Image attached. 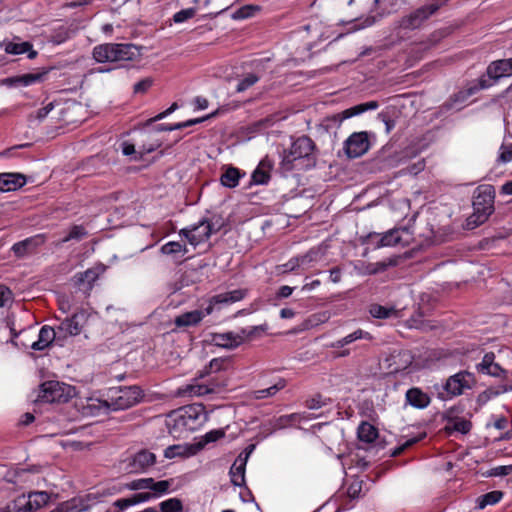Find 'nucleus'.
Here are the masks:
<instances>
[{
    "label": "nucleus",
    "instance_id": "obj_1",
    "mask_svg": "<svg viewBox=\"0 0 512 512\" xmlns=\"http://www.w3.org/2000/svg\"><path fill=\"white\" fill-rule=\"evenodd\" d=\"M205 419L201 405H188L172 411L167 417L169 433L180 437L183 433L197 430Z\"/></svg>",
    "mask_w": 512,
    "mask_h": 512
},
{
    "label": "nucleus",
    "instance_id": "obj_2",
    "mask_svg": "<svg viewBox=\"0 0 512 512\" xmlns=\"http://www.w3.org/2000/svg\"><path fill=\"white\" fill-rule=\"evenodd\" d=\"M246 294V289H236L233 291L217 294L210 299L209 305L205 308V310H193L183 313L175 318L174 323L177 327H189L197 325L205 316L210 315L213 312L215 305L232 304L238 302L244 299Z\"/></svg>",
    "mask_w": 512,
    "mask_h": 512
},
{
    "label": "nucleus",
    "instance_id": "obj_3",
    "mask_svg": "<svg viewBox=\"0 0 512 512\" xmlns=\"http://www.w3.org/2000/svg\"><path fill=\"white\" fill-rule=\"evenodd\" d=\"M315 144L308 136H301L294 140L288 150H284L281 161V168L284 171L294 169V163L299 160H306V167H313L316 163L314 156Z\"/></svg>",
    "mask_w": 512,
    "mask_h": 512
},
{
    "label": "nucleus",
    "instance_id": "obj_4",
    "mask_svg": "<svg viewBox=\"0 0 512 512\" xmlns=\"http://www.w3.org/2000/svg\"><path fill=\"white\" fill-rule=\"evenodd\" d=\"M512 76V58L493 61L486 71V75L479 78L476 84L471 85L464 93L471 96L482 89H487L505 77Z\"/></svg>",
    "mask_w": 512,
    "mask_h": 512
},
{
    "label": "nucleus",
    "instance_id": "obj_5",
    "mask_svg": "<svg viewBox=\"0 0 512 512\" xmlns=\"http://www.w3.org/2000/svg\"><path fill=\"white\" fill-rule=\"evenodd\" d=\"M494 192L491 186L478 188L473 201V214L468 218L467 225L471 228L483 224L493 212Z\"/></svg>",
    "mask_w": 512,
    "mask_h": 512
},
{
    "label": "nucleus",
    "instance_id": "obj_6",
    "mask_svg": "<svg viewBox=\"0 0 512 512\" xmlns=\"http://www.w3.org/2000/svg\"><path fill=\"white\" fill-rule=\"evenodd\" d=\"M142 397V390L138 386H125L111 389L108 400L110 411L128 409L139 403Z\"/></svg>",
    "mask_w": 512,
    "mask_h": 512
},
{
    "label": "nucleus",
    "instance_id": "obj_7",
    "mask_svg": "<svg viewBox=\"0 0 512 512\" xmlns=\"http://www.w3.org/2000/svg\"><path fill=\"white\" fill-rule=\"evenodd\" d=\"M49 499L50 496L47 492H30L28 495L18 496L5 508H1L0 512H32L46 505Z\"/></svg>",
    "mask_w": 512,
    "mask_h": 512
},
{
    "label": "nucleus",
    "instance_id": "obj_8",
    "mask_svg": "<svg viewBox=\"0 0 512 512\" xmlns=\"http://www.w3.org/2000/svg\"><path fill=\"white\" fill-rule=\"evenodd\" d=\"M412 241V233L407 228H394L381 235L370 233L367 235L366 243L374 245L375 248L402 245L406 246Z\"/></svg>",
    "mask_w": 512,
    "mask_h": 512
},
{
    "label": "nucleus",
    "instance_id": "obj_9",
    "mask_svg": "<svg viewBox=\"0 0 512 512\" xmlns=\"http://www.w3.org/2000/svg\"><path fill=\"white\" fill-rule=\"evenodd\" d=\"M156 463V455L147 449L139 450L120 462V469L128 474H141Z\"/></svg>",
    "mask_w": 512,
    "mask_h": 512
},
{
    "label": "nucleus",
    "instance_id": "obj_10",
    "mask_svg": "<svg viewBox=\"0 0 512 512\" xmlns=\"http://www.w3.org/2000/svg\"><path fill=\"white\" fill-rule=\"evenodd\" d=\"M74 394V388L58 381H47L41 385L38 400L45 403L66 402Z\"/></svg>",
    "mask_w": 512,
    "mask_h": 512
},
{
    "label": "nucleus",
    "instance_id": "obj_11",
    "mask_svg": "<svg viewBox=\"0 0 512 512\" xmlns=\"http://www.w3.org/2000/svg\"><path fill=\"white\" fill-rule=\"evenodd\" d=\"M439 6L434 3L426 4L410 14L402 17L398 21L397 28L399 30H414L419 28L425 20H427L431 15H433Z\"/></svg>",
    "mask_w": 512,
    "mask_h": 512
},
{
    "label": "nucleus",
    "instance_id": "obj_12",
    "mask_svg": "<svg viewBox=\"0 0 512 512\" xmlns=\"http://www.w3.org/2000/svg\"><path fill=\"white\" fill-rule=\"evenodd\" d=\"M214 231V225L209 220L202 219L197 224L181 229L179 235L186 238L191 245L197 246L208 240Z\"/></svg>",
    "mask_w": 512,
    "mask_h": 512
},
{
    "label": "nucleus",
    "instance_id": "obj_13",
    "mask_svg": "<svg viewBox=\"0 0 512 512\" xmlns=\"http://www.w3.org/2000/svg\"><path fill=\"white\" fill-rule=\"evenodd\" d=\"M475 382L476 380L472 373L461 371L447 379L444 389L451 396H459L463 394L465 390L472 389Z\"/></svg>",
    "mask_w": 512,
    "mask_h": 512
},
{
    "label": "nucleus",
    "instance_id": "obj_14",
    "mask_svg": "<svg viewBox=\"0 0 512 512\" xmlns=\"http://www.w3.org/2000/svg\"><path fill=\"white\" fill-rule=\"evenodd\" d=\"M268 63V58L253 60L251 62L252 71L242 76L236 86V92H244L255 85L264 76Z\"/></svg>",
    "mask_w": 512,
    "mask_h": 512
},
{
    "label": "nucleus",
    "instance_id": "obj_15",
    "mask_svg": "<svg viewBox=\"0 0 512 512\" xmlns=\"http://www.w3.org/2000/svg\"><path fill=\"white\" fill-rule=\"evenodd\" d=\"M370 147L368 133L365 131L352 133L344 142V151L349 158L364 155Z\"/></svg>",
    "mask_w": 512,
    "mask_h": 512
},
{
    "label": "nucleus",
    "instance_id": "obj_16",
    "mask_svg": "<svg viewBox=\"0 0 512 512\" xmlns=\"http://www.w3.org/2000/svg\"><path fill=\"white\" fill-rule=\"evenodd\" d=\"M76 407L85 417L99 416L110 412L108 400H102L96 397H88L79 399L76 402Z\"/></svg>",
    "mask_w": 512,
    "mask_h": 512
},
{
    "label": "nucleus",
    "instance_id": "obj_17",
    "mask_svg": "<svg viewBox=\"0 0 512 512\" xmlns=\"http://www.w3.org/2000/svg\"><path fill=\"white\" fill-rule=\"evenodd\" d=\"M86 318V311L81 310L74 313L70 318L63 320L59 326H57L59 337L76 336L80 334Z\"/></svg>",
    "mask_w": 512,
    "mask_h": 512
},
{
    "label": "nucleus",
    "instance_id": "obj_18",
    "mask_svg": "<svg viewBox=\"0 0 512 512\" xmlns=\"http://www.w3.org/2000/svg\"><path fill=\"white\" fill-rule=\"evenodd\" d=\"M476 369L479 373L489 375L499 379L507 378V371L495 362L494 353H486L481 362L477 364Z\"/></svg>",
    "mask_w": 512,
    "mask_h": 512
},
{
    "label": "nucleus",
    "instance_id": "obj_19",
    "mask_svg": "<svg viewBox=\"0 0 512 512\" xmlns=\"http://www.w3.org/2000/svg\"><path fill=\"white\" fill-rule=\"evenodd\" d=\"M396 264L397 261L395 259H389L387 261H380L376 263H367L359 260L354 263L353 268L357 275L367 276L384 272L388 267L395 266Z\"/></svg>",
    "mask_w": 512,
    "mask_h": 512
},
{
    "label": "nucleus",
    "instance_id": "obj_20",
    "mask_svg": "<svg viewBox=\"0 0 512 512\" xmlns=\"http://www.w3.org/2000/svg\"><path fill=\"white\" fill-rule=\"evenodd\" d=\"M243 337L240 332L233 331L213 333L211 335V342L215 346L231 350L243 344Z\"/></svg>",
    "mask_w": 512,
    "mask_h": 512
},
{
    "label": "nucleus",
    "instance_id": "obj_21",
    "mask_svg": "<svg viewBox=\"0 0 512 512\" xmlns=\"http://www.w3.org/2000/svg\"><path fill=\"white\" fill-rule=\"evenodd\" d=\"M214 392V388L207 384L199 383L197 379L189 384H185L177 389L176 395L179 397H199Z\"/></svg>",
    "mask_w": 512,
    "mask_h": 512
},
{
    "label": "nucleus",
    "instance_id": "obj_22",
    "mask_svg": "<svg viewBox=\"0 0 512 512\" xmlns=\"http://www.w3.org/2000/svg\"><path fill=\"white\" fill-rule=\"evenodd\" d=\"M115 62L132 61L140 57V48L131 43H114Z\"/></svg>",
    "mask_w": 512,
    "mask_h": 512
},
{
    "label": "nucleus",
    "instance_id": "obj_23",
    "mask_svg": "<svg viewBox=\"0 0 512 512\" xmlns=\"http://www.w3.org/2000/svg\"><path fill=\"white\" fill-rule=\"evenodd\" d=\"M0 48H2L7 54L11 55L28 53L29 59H34L37 56V52L33 50L30 42L3 41L0 43Z\"/></svg>",
    "mask_w": 512,
    "mask_h": 512
},
{
    "label": "nucleus",
    "instance_id": "obj_24",
    "mask_svg": "<svg viewBox=\"0 0 512 512\" xmlns=\"http://www.w3.org/2000/svg\"><path fill=\"white\" fill-rule=\"evenodd\" d=\"M59 337L57 329H53L50 326H43L38 334V340L33 342L31 348L33 350L42 351L47 348L56 337Z\"/></svg>",
    "mask_w": 512,
    "mask_h": 512
},
{
    "label": "nucleus",
    "instance_id": "obj_25",
    "mask_svg": "<svg viewBox=\"0 0 512 512\" xmlns=\"http://www.w3.org/2000/svg\"><path fill=\"white\" fill-rule=\"evenodd\" d=\"M406 402L414 408L424 409L430 404V397L420 388H410L405 395Z\"/></svg>",
    "mask_w": 512,
    "mask_h": 512
},
{
    "label": "nucleus",
    "instance_id": "obj_26",
    "mask_svg": "<svg viewBox=\"0 0 512 512\" xmlns=\"http://www.w3.org/2000/svg\"><path fill=\"white\" fill-rule=\"evenodd\" d=\"M114 43L96 45L92 50V57L97 63L115 62Z\"/></svg>",
    "mask_w": 512,
    "mask_h": 512
},
{
    "label": "nucleus",
    "instance_id": "obj_27",
    "mask_svg": "<svg viewBox=\"0 0 512 512\" xmlns=\"http://www.w3.org/2000/svg\"><path fill=\"white\" fill-rule=\"evenodd\" d=\"M25 184V178L21 174L2 173L0 174V191L8 192L16 190Z\"/></svg>",
    "mask_w": 512,
    "mask_h": 512
},
{
    "label": "nucleus",
    "instance_id": "obj_28",
    "mask_svg": "<svg viewBox=\"0 0 512 512\" xmlns=\"http://www.w3.org/2000/svg\"><path fill=\"white\" fill-rule=\"evenodd\" d=\"M245 469H246V458H242L240 455L233 463L230 468L231 482L235 486L242 487L245 485Z\"/></svg>",
    "mask_w": 512,
    "mask_h": 512
},
{
    "label": "nucleus",
    "instance_id": "obj_29",
    "mask_svg": "<svg viewBox=\"0 0 512 512\" xmlns=\"http://www.w3.org/2000/svg\"><path fill=\"white\" fill-rule=\"evenodd\" d=\"M43 243V238L41 235H37L35 237L27 238L23 241L17 242L12 246V251L18 257H23L28 252L35 249L38 245Z\"/></svg>",
    "mask_w": 512,
    "mask_h": 512
},
{
    "label": "nucleus",
    "instance_id": "obj_30",
    "mask_svg": "<svg viewBox=\"0 0 512 512\" xmlns=\"http://www.w3.org/2000/svg\"><path fill=\"white\" fill-rule=\"evenodd\" d=\"M245 176V172L234 166L225 167L224 172L221 175V184L227 188H235L238 186L239 181Z\"/></svg>",
    "mask_w": 512,
    "mask_h": 512
},
{
    "label": "nucleus",
    "instance_id": "obj_31",
    "mask_svg": "<svg viewBox=\"0 0 512 512\" xmlns=\"http://www.w3.org/2000/svg\"><path fill=\"white\" fill-rule=\"evenodd\" d=\"M148 482L150 483L146 490H148L153 499H156L169 493L173 480L155 481L153 478L149 477Z\"/></svg>",
    "mask_w": 512,
    "mask_h": 512
},
{
    "label": "nucleus",
    "instance_id": "obj_32",
    "mask_svg": "<svg viewBox=\"0 0 512 512\" xmlns=\"http://www.w3.org/2000/svg\"><path fill=\"white\" fill-rule=\"evenodd\" d=\"M360 339H366V340H371L372 339V336L369 332L367 331H364L362 329H357L355 330L354 332L348 334L347 336L331 343L329 345V347L331 348H342L346 345H349L351 343H353L354 341L356 340H360Z\"/></svg>",
    "mask_w": 512,
    "mask_h": 512
},
{
    "label": "nucleus",
    "instance_id": "obj_33",
    "mask_svg": "<svg viewBox=\"0 0 512 512\" xmlns=\"http://www.w3.org/2000/svg\"><path fill=\"white\" fill-rule=\"evenodd\" d=\"M358 438L365 443H372L378 437V430L368 422H362L358 427Z\"/></svg>",
    "mask_w": 512,
    "mask_h": 512
},
{
    "label": "nucleus",
    "instance_id": "obj_34",
    "mask_svg": "<svg viewBox=\"0 0 512 512\" xmlns=\"http://www.w3.org/2000/svg\"><path fill=\"white\" fill-rule=\"evenodd\" d=\"M286 386V381L284 379H279L272 386L259 389L253 392V397L255 399H265L274 396L278 391L282 390Z\"/></svg>",
    "mask_w": 512,
    "mask_h": 512
},
{
    "label": "nucleus",
    "instance_id": "obj_35",
    "mask_svg": "<svg viewBox=\"0 0 512 512\" xmlns=\"http://www.w3.org/2000/svg\"><path fill=\"white\" fill-rule=\"evenodd\" d=\"M503 497V493L498 490L488 492L477 498V507L484 509L486 506L497 504Z\"/></svg>",
    "mask_w": 512,
    "mask_h": 512
},
{
    "label": "nucleus",
    "instance_id": "obj_36",
    "mask_svg": "<svg viewBox=\"0 0 512 512\" xmlns=\"http://www.w3.org/2000/svg\"><path fill=\"white\" fill-rule=\"evenodd\" d=\"M99 270L92 268L87 269L83 273H78L75 278L77 280V283L79 285L87 284L86 290H90L92 287V284L98 279L99 277Z\"/></svg>",
    "mask_w": 512,
    "mask_h": 512
},
{
    "label": "nucleus",
    "instance_id": "obj_37",
    "mask_svg": "<svg viewBox=\"0 0 512 512\" xmlns=\"http://www.w3.org/2000/svg\"><path fill=\"white\" fill-rule=\"evenodd\" d=\"M378 107L379 104L377 101H369L346 109L343 113L345 118H350L353 116L360 115L368 110H376Z\"/></svg>",
    "mask_w": 512,
    "mask_h": 512
},
{
    "label": "nucleus",
    "instance_id": "obj_38",
    "mask_svg": "<svg viewBox=\"0 0 512 512\" xmlns=\"http://www.w3.org/2000/svg\"><path fill=\"white\" fill-rule=\"evenodd\" d=\"M369 313L372 317L378 319H386L396 314L393 307H386L379 304H372L369 307Z\"/></svg>",
    "mask_w": 512,
    "mask_h": 512
},
{
    "label": "nucleus",
    "instance_id": "obj_39",
    "mask_svg": "<svg viewBox=\"0 0 512 512\" xmlns=\"http://www.w3.org/2000/svg\"><path fill=\"white\" fill-rule=\"evenodd\" d=\"M47 71H41V72H33V73H27L21 76H18L19 85L22 86H29L38 82H42L46 75Z\"/></svg>",
    "mask_w": 512,
    "mask_h": 512
},
{
    "label": "nucleus",
    "instance_id": "obj_40",
    "mask_svg": "<svg viewBox=\"0 0 512 512\" xmlns=\"http://www.w3.org/2000/svg\"><path fill=\"white\" fill-rule=\"evenodd\" d=\"M189 447L184 445H171L164 450V456L167 459L189 455Z\"/></svg>",
    "mask_w": 512,
    "mask_h": 512
},
{
    "label": "nucleus",
    "instance_id": "obj_41",
    "mask_svg": "<svg viewBox=\"0 0 512 512\" xmlns=\"http://www.w3.org/2000/svg\"><path fill=\"white\" fill-rule=\"evenodd\" d=\"M161 252L166 255H173V254H180V253L185 254V253H187V248L185 245H183L179 242L170 241L161 247Z\"/></svg>",
    "mask_w": 512,
    "mask_h": 512
},
{
    "label": "nucleus",
    "instance_id": "obj_42",
    "mask_svg": "<svg viewBox=\"0 0 512 512\" xmlns=\"http://www.w3.org/2000/svg\"><path fill=\"white\" fill-rule=\"evenodd\" d=\"M161 512H182V502L177 498H170L160 503Z\"/></svg>",
    "mask_w": 512,
    "mask_h": 512
},
{
    "label": "nucleus",
    "instance_id": "obj_43",
    "mask_svg": "<svg viewBox=\"0 0 512 512\" xmlns=\"http://www.w3.org/2000/svg\"><path fill=\"white\" fill-rule=\"evenodd\" d=\"M202 121V119H190V120H187V121H184V122H179V123H176V124H161L159 125L158 127V131H174V130H179V129H183V128H186V127H190L194 124H197V123H200Z\"/></svg>",
    "mask_w": 512,
    "mask_h": 512
},
{
    "label": "nucleus",
    "instance_id": "obj_44",
    "mask_svg": "<svg viewBox=\"0 0 512 512\" xmlns=\"http://www.w3.org/2000/svg\"><path fill=\"white\" fill-rule=\"evenodd\" d=\"M266 325H258V326H251L247 328H242L239 332L241 336L243 337V343L246 340L253 339L259 335L260 332H264L266 330Z\"/></svg>",
    "mask_w": 512,
    "mask_h": 512
},
{
    "label": "nucleus",
    "instance_id": "obj_45",
    "mask_svg": "<svg viewBox=\"0 0 512 512\" xmlns=\"http://www.w3.org/2000/svg\"><path fill=\"white\" fill-rule=\"evenodd\" d=\"M270 180V173L262 170L260 167H256L251 176V182L255 185L267 184Z\"/></svg>",
    "mask_w": 512,
    "mask_h": 512
},
{
    "label": "nucleus",
    "instance_id": "obj_46",
    "mask_svg": "<svg viewBox=\"0 0 512 512\" xmlns=\"http://www.w3.org/2000/svg\"><path fill=\"white\" fill-rule=\"evenodd\" d=\"M311 260H312V257L310 256V254L290 259L287 263H285L283 265L284 272L293 271L297 267H299L300 265L305 264V263H307L308 261H311Z\"/></svg>",
    "mask_w": 512,
    "mask_h": 512
},
{
    "label": "nucleus",
    "instance_id": "obj_47",
    "mask_svg": "<svg viewBox=\"0 0 512 512\" xmlns=\"http://www.w3.org/2000/svg\"><path fill=\"white\" fill-rule=\"evenodd\" d=\"M497 161L503 164L512 162V143L500 146Z\"/></svg>",
    "mask_w": 512,
    "mask_h": 512
},
{
    "label": "nucleus",
    "instance_id": "obj_48",
    "mask_svg": "<svg viewBox=\"0 0 512 512\" xmlns=\"http://www.w3.org/2000/svg\"><path fill=\"white\" fill-rule=\"evenodd\" d=\"M85 228L81 225L73 226L67 236H65L62 242H68L70 240H80L86 235Z\"/></svg>",
    "mask_w": 512,
    "mask_h": 512
},
{
    "label": "nucleus",
    "instance_id": "obj_49",
    "mask_svg": "<svg viewBox=\"0 0 512 512\" xmlns=\"http://www.w3.org/2000/svg\"><path fill=\"white\" fill-rule=\"evenodd\" d=\"M196 15V9L195 8H187L180 10L176 12L173 15V21L175 23H183L191 18H193Z\"/></svg>",
    "mask_w": 512,
    "mask_h": 512
},
{
    "label": "nucleus",
    "instance_id": "obj_50",
    "mask_svg": "<svg viewBox=\"0 0 512 512\" xmlns=\"http://www.w3.org/2000/svg\"><path fill=\"white\" fill-rule=\"evenodd\" d=\"M426 436L425 433H420L418 436L411 437L407 439L404 443H402L400 446L396 447L392 453L393 456L401 454L407 447H410L414 445L415 443L419 442Z\"/></svg>",
    "mask_w": 512,
    "mask_h": 512
},
{
    "label": "nucleus",
    "instance_id": "obj_51",
    "mask_svg": "<svg viewBox=\"0 0 512 512\" xmlns=\"http://www.w3.org/2000/svg\"><path fill=\"white\" fill-rule=\"evenodd\" d=\"M472 424L466 419H456L451 423L450 428L454 431L466 434L470 431Z\"/></svg>",
    "mask_w": 512,
    "mask_h": 512
},
{
    "label": "nucleus",
    "instance_id": "obj_52",
    "mask_svg": "<svg viewBox=\"0 0 512 512\" xmlns=\"http://www.w3.org/2000/svg\"><path fill=\"white\" fill-rule=\"evenodd\" d=\"M148 478L135 479L125 485V488L131 491H142L148 487Z\"/></svg>",
    "mask_w": 512,
    "mask_h": 512
},
{
    "label": "nucleus",
    "instance_id": "obj_53",
    "mask_svg": "<svg viewBox=\"0 0 512 512\" xmlns=\"http://www.w3.org/2000/svg\"><path fill=\"white\" fill-rule=\"evenodd\" d=\"M13 300L12 291L6 286L0 285V308L5 307Z\"/></svg>",
    "mask_w": 512,
    "mask_h": 512
},
{
    "label": "nucleus",
    "instance_id": "obj_54",
    "mask_svg": "<svg viewBox=\"0 0 512 512\" xmlns=\"http://www.w3.org/2000/svg\"><path fill=\"white\" fill-rule=\"evenodd\" d=\"M72 32L67 27H61L54 35L53 42L61 44L71 37Z\"/></svg>",
    "mask_w": 512,
    "mask_h": 512
},
{
    "label": "nucleus",
    "instance_id": "obj_55",
    "mask_svg": "<svg viewBox=\"0 0 512 512\" xmlns=\"http://www.w3.org/2000/svg\"><path fill=\"white\" fill-rule=\"evenodd\" d=\"M512 473V465L496 466L491 468L488 476H506Z\"/></svg>",
    "mask_w": 512,
    "mask_h": 512
},
{
    "label": "nucleus",
    "instance_id": "obj_56",
    "mask_svg": "<svg viewBox=\"0 0 512 512\" xmlns=\"http://www.w3.org/2000/svg\"><path fill=\"white\" fill-rule=\"evenodd\" d=\"M319 28L320 27H319L318 23L308 24V25L304 26L303 29L298 32V34H300V35H302L304 33L309 34L310 31L313 30L315 36H319L320 38L328 39L330 36L329 35L325 36L324 32L320 33Z\"/></svg>",
    "mask_w": 512,
    "mask_h": 512
},
{
    "label": "nucleus",
    "instance_id": "obj_57",
    "mask_svg": "<svg viewBox=\"0 0 512 512\" xmlns=\"http://www.w3.org/2000/svg\"><path fill=\"white\" fill-rule=\"evenodd\" d=\"M151 86V78L142 79L134 85V93H145Z\"/></svg>",
    "mask_w": 512,
    "mask_h": 512
},
{
    "label": "nucleus",
    "instance_id": "obj_58",
    "mask_svg": "<svg viewBox=\"0 0 512 512\" xmlns=\"http://www.w3.org/2000/svg\"><path fill=\"white\" fill-rule=\"evenodd\" d=\"M297 418H298L297 414L281 416L276 421V427L284 428V427L288 426L291 422L296 421Z\"/></svg>",
    "mask_w": 512,
    "mask_h": 512
},
{
    "label": "nucleus",
    "instance_id": "obj_59",
    "mask_svg": "<svg viewBox=\"0 0 512 512\" xmlns=\"http://www.w3.org/2000/svg\"><path fill=\"white\" fill-rule=\"evenodd\" d=\"M133 505L144 503L152 500V496L148 491L139 492L131 496Z\"/></svg>",
    "mask_w": 512,
    "mask_h": 512
},
{
    "label": "nucleus",
    "instance_id": "obj_60",
    "mask_svg": "<svg viewBox=\"0 0 512 512\" xmlns=\"http://www.w3.org/2000/svg\"><path fill=\"white\" fill-rule=\"evenodd\" d=\"M256 10H258L257 7L244 6V7L240 8L239 10H237V12L235 13V18H239V19L248 18V17L252 16L253 12Z\"/></svg>",
    "mask_w": 512,
    "mask_h": 512
},
{
    "label": "nucleus",
    "instance_id": "obj_61",
    "mask_svg": "<svg viewBox=\"0 0 512 512\" xmlns=\"http://www.w3.org/2000/svg\"><path fill=\"white\" fill-rule=\"evenodd\" d=\"M115 507H117L119 509V511H124L126 510L127 508L133 506V502H132V498L129 497V498H121V499H117L114 504H113Z\"/></svg>",
    "mask_w": 512,
    "mask_h": 512
},
{
    "label": "nucleus",
    "instance_id": "obj_62",
    "mask_svg": "<svg viewBox=\"0 0 512 512\" xmlns=\"http://www.w3.org/2000/svg\"><path fill=\"white\" fill-rule=\"evenodd\" d=\"M424 168H425V160L424 159H420L416 163H414L411 166H409L407 168V170H408V173L413 174V175H417L418 173L423 171Z\"/></svg>",
    "mask_w": 512,
    "mask_h": 512
},
{
    "label": "nucleus",
    "instance_id": "obj_63",
    "mask_svg": "<svg viewBox=\"0 0 512 512\" xmlns=\"http://www.w3.org/2000/svg\"><path fill=\"white\" fill-rule=\"evenodd\" d=\"M224 436V432L222 430H212L205 434L204 439L205 442H215L218 439L222 438Z\"/></svg>",
    "mask_w": 512,
    "mask_h": 512
},
{
    "label": "nucleus",
    "instance_id": "obj_64",
    "mask_svg": "<svg viewBox=\"0 0 512 512\" xmlns=\"http://www.w3.org/2000/svg\"><path fill=\"white\" fill-rule=\"evenodd\" d=\"M361 486H362L361 481H354L353 483H351L348 488L349 496L352 498L358 497L361 492Z\"/></svg>",
    "mask_w": 512,
    "mask_h": 512
}]
</instances>
